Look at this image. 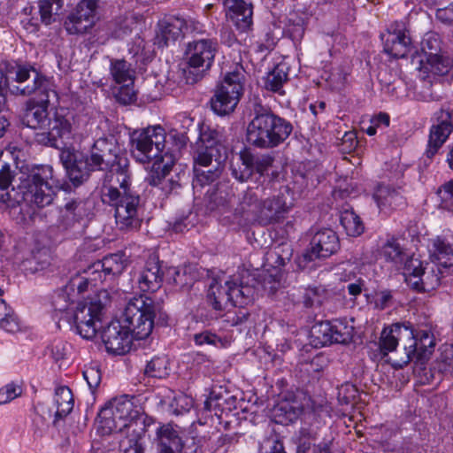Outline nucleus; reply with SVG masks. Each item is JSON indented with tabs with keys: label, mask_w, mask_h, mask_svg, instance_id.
Masks as SVG:
<instances>
[{
	"label": "nucleus",
	"mask_w": 453,
	"mask_h": 453,
	"mask_svg": "<svg viewBox=\"0 0 453 453\" xmlns=\"http://www.w3.org/2000/svg\"><path fill=\"white\" fill-rule=\"evenodd\" d=\"M87 215L86 203L82 201L72 200L61 209L58 226L65 231L79 230L83 226L82 221Z\"/></svg>",
	"instance_id": "nucleus-25"
},
{
	"label": "nucleus",
	"mask_w": 453,
	"mask_h": 453,
	"mask_svg": "<svg viewBox=\"0 0 453 453\" xmlns=\"http://www.w3.org/2000/svg\"><path fill=\"white\" fill-rule=\"evenodd\" d=\"M293 132L292 123L262 105L254 108V116L249 122L247 142L262 150L274 149L288 139Z\"/></svg>",
	"instance_id": "nucleus-4"
},
{
	"label": "nucleus",
	"mask_w": 453,
	"mask_h": 453,
	"mask_svg": "<svg viewBox=\"0 0 453 453\" xmlns=\"http://www.w3.org/2000/svg\"><path fill=\"white\" fill-rule=\"evenodd\" d=\"M260 202L257 194L251 189L247 188L239 198V202L234 208L233 214V223L239 226H246L250 224H258V208Z\"/></svg>",
	"instance_id": "nucleus-24"
},
{
	"label": "nucleus",
	"mask_w": 453,
	"mask_h": 453,
	"mask_svg": "<svg viewBox=\"0 0 453 453\" xmlns=\"http://www.w3.org/2000/svg\"><path fill=\"white\" fill-rule=\"evenodd\" d=\"M89 286L90 282H88V280L86 277L84 272H82L81 273H76L75 275L72 276L68 284L65 286V290H62L60 293H65V296L69 298L67 295L68 289L72 291L77 289L79 294H82L88 289Z\"/></svg>",
	"instance_id": "nucleus-51"
},
{
	"label": "nucleus",
	"mask_w": 453,
	"mask_h": 453,
	"mask_svg": "<svg viewBox=\"0 0 453 453\" xmlns=\"http://www.w3.org/2000/svg\"><path fill=\"white\" fill-rule=\"evenodd\" d=\"M12 177L9 165H3L0 170V202L10 208V214L20 222L32 218L36 208L50 205L56 189L64 188L50 165L35 168L19 190L9 189Z\"/></svg>",
	"instance_id": "nucleus-2"
},
{
	"label": "nucleus",
	"mask_w": 453,
	"mask_h": 453,
	"mask_svg": "<svg viewBox=\"0 0 453 453\" xmlns=\"http://www.w3.org/2000/svg\"><path fill=\"white\" fill-rule=\"evenodd\" d=\"M166 317L161 302L154 300L150 296L141 295L127 303L123 313V323L134 339L143 340L150 335L155 319L165 322Z\"/></svg>",
	"instance_id": "nucleus-7"
},
{
	"label": "nucleus",
	"mask_w": 453,
	"mask_h": 453,
	"mask_svg": "<svg viewBox=\"0 0 453 453\" xmlns=\"http://www.w3.org/2000/svg\"><path fill=\"white\" fill-rule=\"evenodd\" d=\"M111 75L118 84L134 83V71L131 65L124 59H112L110 66Z\"/></svg>",
	"instance_id": "nucleus-43"
},
{
	"label": "nucleus",
	"mask_w": 453,
	"mask_h": 453,
	"mask_svg": "<svg viewBox=\"0 0 453 453\" xmlns=\"http://www.w3.org/2000/svg\"><path fill=\"white\" fill-rule=\"evenodd\" d=\"M165 130L159 125L134 130L130 135L131 153L142 164L152 163L146 178L150 186L157 187L165 195L180 187L178 180L167 179L175 159L165 148Z\"/></svg>",
	"instance_id": "nucleus-3"
},
{
	"label": "nucleus",
	"mask_w": 453,
	"mask_h": 453,
	"mask_svg": "<svg viewBox=\"0 0 453 453\" xmlns=\"http://www.w3.org/2000/svg\"><path fill=\"white\" fill-rule=\"evenodd\" d=\"M219 50V43L216 39L201 38L189 42L186 48V58L189 67L209 70Z\"/></svg>",
	"instance_id": "nucleus-18"
},
{
	"label": "nucleus",
	"mask_w": 453,
	"mask_h": 453,
	"mask_svg": "<svg viewBox=\"0 0 453 453\" xmlns=\"http://www.w3.org/2000/svg\"><path fill=\"white\" fill-rule=\"evenodd\" d=\"M72 125L63 111H56L48 119L46 128L35 134L37 142L51 147H58L59 139H70Z\"/></svg>",
	"instance_id": "nucleus-20"
},
{
	"label": "nucleus",
	"mask_w": 453,
	"mask_h": 453,
	"mask_svg": "<svg viewBox=\"0 0 453 453\" xmlns=\"http://www.w3.org/2000/svg\"><path fill=\"white\" fill-rule=\"evenodd\" d=\"M249 317L250 312L247 309L240 307L238 310L227 311L225 314L224 321L231 326H242L246 323Z\"/></svg>",
	"instance_id": "nucleus-52"
},
{
	"label": "nucleus",
	"mask_w": 453,
	"mask_h": 453,
	"mask_svg": "<svg viewBox=\"0 0 453 453\" xmlns=\"http://www.w3.org/2000/svg\"><path fill=\"white\" fill-rule=\"evenodd\" d=\"M380 255L387 262L394 264L399 269H403L404 275L407 273L408 264L411 260L418 259L407 254L405 250L395 238L386 241L380 248Z\"/></svg>",
	"instance_id": "nucleus-29"
},
{
	"label": "nucleus",
	"mask_w": 453,
	"mask_h": 453,
	"mask_svg": "<svg viewBox=\"0 0 453 453\" xmlns=\"http://www.w3.org/2000/svg\"><path fill=\"white\" fill-rule=\"evenodd\" d=\"M100 0H81L69 12L64 22L68 35H83L88 34L98 19Z\"/></svg>",
	"instance_id": "nucleus-12"
},
{
	"label": "nucleus",
	"mask_w": 453,
	"mask_h": 453,
	"mask_svg": "<svg viewBox=\"0 0 453 453\" xmlns=\"http://www.w3.org/2000/svg\"><path fill=\"white\" fill-rule=\"evenodd\" d=\"M83 272L88 278V282H90L91 287H96L98 282H103L107 279L104 278V272H103V268H96V262Z\"/></svg>",
	"instance_id": "nucleus-58"
},
{
	"label": "nucleus",
	"mask_w": 453,
	"mask_h": 453,
	"mask_svg": "<svg viewBox=\"0 0 453 453\" xmlns=\"http://www.w3.org/2000/svg\"><path fill=\"white\" fill-rule=\"evenodd\" d=\"M226 18L240 32H248L253 26V4L246 0H223Z\"/></svg>",
	"instance_id": "nucleus-23"
},
{
	"label": "nucleus",
	"mask_w": 453,
	"mask_h": 453,
	"mask_svg": "<svg viewBox=\"0 0 453 453\" xmlns=\"http://www.w3.org/2000/svg\"><path fill=\"white\" fill-rule=\"evenodd\" d=\"M145 373L153 378H165L169 374V362L165 356L155 357L147 363Z\"/></svg>",
	"instance_id": "nucleus-48"
},
{
	"label": "nucleus",
	"mask_w": 453,
	"mask_h": 453,
	"mask_svg": "<svg viewBox=\"0 0 453 453\" xmlns=\"http://www.w3.org/2000/svg\"><path fill=\"white\" fill-rule=\"evenodd\" d=\"M340 222L346 234L349 236L356 237L364 233V223L352 209H347L341 212Z\"/></svg>",
	"instance_id": "nucleus-40"
},
{
	"label": "nucleus",
	"mask_w": 453,
	"mask_h": 453,
	"mask_svg": "<svg viewBox=\"0 0 453 453\" xmlns=\"http://www.w3.org/2000/svg\"><path fill=\"white\" fill-rule=\"evenodd\" d=\"M61 161L74 186L85 181L90 172H106L101 187V200L114 208L116 224L121 230L140 227L138 215L140 196L131 187L129 161L117 153L116 145L107 138H99L91 148L90 155L65 151Z\"/></svg>",
	"instance_id": "nucleus-1"
},
{
	"label": "nucleus",
	"mask_w": 453,
	"mask_h": 453,
	"mask_svg": "<svg viewBox=\"0 0 453 453\" xmlns=\"http://www.w3.org/2000/svg\"><path fill=\"white\" fill-rule=\"evenodd\" d=\"M163 272L157 256H150L137 279L138 288L142 292H155L162 286Z\"/></svg>",
	"instance_id": "nucleus-26"
},
{
	"label": "nucleus",
	"mask_w": 453,
	"mask_h": 453,
	"mask_svg": "<svg viewBox=\"0 0 453 453\" xmlns=\"http://www.w3.org/2000/svg\"><path fill=\"white\" fill-rule=\"evenodd\" d=\"M98 417L104 433H121L144 423L140 407L127 395L112 399L100 411Z\"/></svg>",
	"instance_id": "nucleus-8"
},
{
	"label": "nucleus",
	"mask_w": 453,
	"mask_h": 453,
	"mask_svg": "<svg viewBox=\"0 0 453 453\" xmlns=\"http://www.w3.org/2000/svg\"><path fill=\"white\" fill-rule=\"evenodd\" d=\"M48 350L55 361H59L65 358L69 350V346L65 342L62 340H55L48 347Z\"/></svg>",
	"instance_id": "nucleus-56"
},
{
	"label": "nucleus",
	"mask_w": 453,
	"mask_h": 453,
	"mask_svg": "<svg viewBox=\"0 0 453 453\" xmlns=\"http://www.w3.org/2000/svg\"><path fill=\"white\" fill-rule=\"evenodd\" d=\"M384 51L394 58H403L413 49L409 26L404 21H394L381 34Z\"/></svg>",
	"instance_id": "nucleus-16"
},
{
	"label": "nucleus",
	"mask_w": 453,
	"mask_h": 453,
	"mask_svg": "<svg viewBox=\"0 0 453 453\" xmlns=\"http://www.w3.org/2000/svg\"><path fill=\"white\" fill-rule=\"evenodd\" d=\"M441 39L438 34L434 32L426 33L421 41V51L424 57L419 60L418 71L422 79L429 78V74L441 75L448 71L447 65L441 55Z\"/></svg>",
	"instance_id": "nucleus-15"
},
{
	"label": "nucleus",
	"mask_w": 453,
	"mask_h": 453,
	"mask_svg": "<svg viewBox=\"0 0 453 453\" xmlns=\"http://www.w3.org/2000/svg\"><path fill=\"white\" fill-rule=\"evenodd\" d=\"M55 404L57 411L55 412V420L66 417L73 408V398L71 389L68 387L62 386L56 389Z\"/></svg>",
	"instance_id": "nucleus-38"
},
{
	"label": "nucleus",
	"mask_w": 453,
	"mask_h": 453,
	"mask_svg": "<svg viewBox=\"0 0 453 453\" xmlns=\"http://www.w3.org/2000/svg\"><path fill=\"white\" fill-rule=\"evenodd\" d=\"M65 0H38L40 20L45 26L58 20L63 12Z\"/></svg>",
	"instance_id": "nucleus-35"
},
{
	"label": "nucleus",
	"mask_w": 453,
	"mask_h": 453,
	"mask_svg": "<svg viewBox=\"0 0 453 453\" xmlns=\"http://www.w3.org/2000/svg\"><path fill=\"white\" fill-rule=\"evenodd\" d=\"M289 188H285L284 192L280 191L278 195L267 197L260 201L258 208V224L261 226L274 225L282 222L294 203L289 197Z\"/></svg>",
	"instance_id": "nucleus-17"
},
{
	"label": "nucleus",
	"mask_w": 453,
	"mask_h": 453,
	"mask_svg": "<svg viewBox=\"0 0 453 453\" xmlns=\"http://www.w3.org/2000/svg\"><path fill=\"white\" fill-rule=\"evenodd\" d=\"M437 195L445 206L451 205L453 203V179L443 184L438 189Z\"/></svg>",
	"instance_id": "nucleus-59"
},
{
	"label": "nucleus",
	"mask_w": 453,
	"mask_h": 453,
	"mask_svg": "<svg viewBox=\"0 0 453 453\" xmlns=\"http://www.w3.org/2000/svg\"><path fill=\"white\" fill-rule=\"evenodd\" d=\"M168 281L177 287L183 288L187 285H189V282L185 279L186 274L175 268L171 267L167 271Z\"/></svg>",
	"instance_id": "nucleus-60"
},
{
	"label": "nucleus",
	"mask_w": 453,
	"mask_h": 453,
	"mask_svg": "<svg viewBox=\"0 0 453 453\" xmlns=\"http://www.w3.org/2000/svg\"><path fill=\"white\" fill-rule=\"evenodd\" d=\"M39 71L29 64H0V112L6 109V89L12 86L27 85Z\"/></svg>",
	"instance_id": "nucleus-14"
},
{
	"label": "nucleus",
	"mask_w": 453,
	"mask_h": 453,
	"mask_svg": "<svg viewBox=\"0 0 453 453\" xmlns=\"http://www.w3.org/2000/svg\"><path fill=\"white\" fill-rule=\"evenodd\" d=\"M405 281L418 292H431L441 284L443 272L437 265H426L425 267L419 259L411 260L407 265Z\"/></svg>",
	"instance_id": "nucleus-13"
},
{
	"label": "nucleus",
	"mask_w": 453,
	"mask_h": 453,
	"mask_svg": "<svg viewBox=\"0 0 453 453\" xmlns=\"http://www.w3.org/2000/svg\"><path fill=\"white\" fill-rule=\"evenodd\" d=\"M340 248L337 234L331 228L318 230L312 236L309 250L303 254L305 261L317 258H326L334 254Z\"/></svg>",
	"instance_id": "nucleus-21"
},
{
	"label": "nucleus",
	"mask_w": 453,
	"mask_h": 453,
	"mask_svg": "<svg viewBox=\"0 0 453 453\" xmlns=\"http://www.w3.org/2000/svg\"><path fill=\"white\" fill-rule=\"evenodd\" d=\"M403 327L405 326L394 324L389 328L383 329L380 339V350L383 357L395 349L398 340L404 336Z\"/></svg>",
	"instance_id": "nucleus-36"
},
{
	"label": "nucleus",
	"mask_w": 453,
	"mask_h": 453,
	"mask_svg": "<svg viewBox=\"0 0 453 453\" xmlns=\"http://www.w3.org/2000/svg\"><path fill=\"white\" fill-rule=\"evenodd\" d=\"M316 441V433L312 428L302 427L297 437L296 453H310L312 450L313 442Z\"/></svg>",
	"instance_id": "nucleus-50"
},
{
	"label": "nucleus",
	"mask_w": 453,
	"mask_h": 453,
	"mask_svg": "<svg viewBox=\"0 0 453 453\" xmlns=\"http://www.w3.org/2000/svg\"><path fill=\"white\" fill-rule=\"evenodd\" d=\"M184 18L179 16H165L157 23L156 43L165 47L169 42L177 41L184 34Z\"/></svg>",
	"instance_id": "nucleus-27"
},
{
	"label": "nucleus",
	"mask_w": 453,
	"mask_h": 453,
	"mask_svg": "<svg viewBox=\"0 0 453 453\" xmlns=\"http://www.w3.org/2000/svg\"><path fill=\"white\" fill-rule=\"evenodd\" d=\"M301 408L297 403H290L288 401H281L273 409L275 422L280 424L292 422L298 417Z\"/></svg>",
	"instance_id": "nucleus-41"
},
{
	"label": "nucleus",
	"mask_w": 453,
	"mask_h": 453,
	"mask_svg": "<svg viewBox=\"0 0 453 453\" xmlns=\"http://www.w3.org/2000/svg\"><path fill=\"white\" fill-rule=\"evenodd\" d=\"M115 97L119 103L124 105L130 104L135 101L136 94L134 90L133 83H122V86L119 88Z\"/></svg>",
	"instance_id": "nucleus-55"
},
{
	"label": "nucleus",
	"mask_w": 453,
	"mask_h": 453,
	"mask_svg": "<svg viewBox=\"0 0 453 453\" xmlns=\"http://www.w3.org/2000/svg\"><path fill=\"white\" fill-rule=\"evenodd\" d=\"M83 377L89 388L94 391L101 382V371L97 366H88L83 371Z\"/></svg>",
	"instance_id": "nucleus-57"
},
{
	"label": "nucleus",
	"mask_w": 453,
	"mask_h": 453,
	"mask_svg": "<svg viewBox=\"0 0 453 453\" xmlns=\"http://www.w3.org/2000/svg\"><path fill=\"white\" fill-rule=\"evenodd\" d=\"M120 447L122 453H144L143 447L137 441H128L127 446H125V441H122Z\"/></svg>",
	"instance_id": "nucleus-63"
},
{
	"label": "nucleus",
	"mask_w": 453,
	"mask_h": 453,
	"mask_svg": "<svg viewBox=\"0 0 453 453\" xmlns=\"http://www.w3.org/2000/svg\"><path fill=\"white\" fill-rule=\"evenodd\" d=\"M134 24L135 21L132 17H119L109 22L106 27L111 37L124 39L132 33Z\"/></svg>",
	"instance_id": "nucleus-42"
},
{
	"label": "nucleus",
	"mask_w": 453,
	"mask_h": 453,
	"mask_svg": "<svg viewBox=\"0 0 453 453\" xmlns=\"http://www.w3.org/2000/svg\"><path fill=\"white\" fill-rule=\"evenodd\" d=\"M392 300V294L389 290H382L376 294L375 305L383 310L388 307Z\"/></svg>",
	"instance_id": "nucleus-62"
},
{
	"label": "nucleus",
	"mask_w": 453,
	"mask_h": 453,
	"mask_svg": "<svg viewBox=\"0 0 453 453\" xmlns=\"http://www.w3.org/2000/svg\"><path fill=\"white\" fill-rule=\"evenodd\" d=\"M0 327L8 333L19 331V321L14 311L7 305L4 299L0 298Z\"/></svg>",
	"instance_id": "nucleus-47"
},
{
	"label": "nucleus",
	"mask_w": 453,
	"mask_h": 453,
	"mask_svg": "<svg viewBox=\"0 0 453 453\" xmlns=\"http://www.w3.org/2000/svg\"><path fill=\"white\" fill-rule=\"evenodd\" d=\"M199 140L204 148H218L222 142H226L224 128H212L209 126L201 127Z\"/></svg>",
	"instance_id": "nucleus-46"
},
{
	"label": "nucleus",
	"mask_w": 453,
	"mask_h": 453,
	"mask_svg": "<svg viewBox=\"0 0 453 453\" xmlns=\"http://www.w3.org/2000/svg\"><path fill=\"white\" fill-rule=\"evenodd\" d=\"M229 287H231L230 300L234 306L243 307L252 302L255 292L253 287L238 283L234 279L229 280Z\"/></svg>",
	"instance_id": "nucleus-39"
},
{
	"label": "nucleus",
	"mask_w": 453,
	"mask_h": 453,
	"mask_svg": "<svg viewBox=\"0 0 453 453\" xmlns=\"http://www.w3.org/2000/svg\"><path fill=\"white\" fill-rule=\"evenodd\" d=\"M436 18L446 25H453V4L447 7L438 9Z\"/></svg>",
	"instance_id": "nucleus-61"
},
{
	"label": "nucleus",
	"mask_w": 453,
	"mask_h": 453,
	"mask_svg": "<svg viewBox=\"0 0 453 453\" xmlns=\"http://www.w3.org/2000/svg\"><path fill=\"white\" fill-rule=\"evenodd\" d=\"M230 291L229 280L222 285L213 279L209 286L207 301L215 311H223L227 303H231Z\"/></svg>",
	"instance_id": "nucleus-32"
},
{
	"label": "nucleus",
	"mask_w": 453,
	"mask_h": 453,
	"mask_svg": "<svg viewBox=\"0 0 453 453\" xmlns=\"http://www.w3.org/2000/svg\"><path fill=\"white\" fill-rule=\"evenodd\" d=\"M219 152L218 148H199L193 157V171L196 172V168H210L214 165L215 158L222 159V156L216 155ZM226 157H223L225 160Z\"/></svg>",
	"instance_id": "nucleus-45"
},
{
	"label": "nucleus",
	"mask_w": 453,
	"mask_h": 453,
	"mask_svg": "<svg viewBox=\"0 0 453 453\" xmlns=\"http://www.w3.org/2000/svg\"><path fill=\"white\" fill-rule=\"evenodd\" d=\"M373 199L380 211L386 214L404 204V197L399 189L383 184L377 187Z\"/></svg>",
	"instance_id": "nucleus-30"
},
{
	"label": "nucleus",
	"mask_w": 453,
	"mask_h": 453,
	"mask_svg": "<svg viewBox=\"0 0 453 453\" xmlns=\"http://www.w3.org/2000/svg\"><path fill=\"white\" fill-rule=\"evenodd\" d=\"M102 341L107 352L124 355L131 349L134 336L130 330L119 321H111L101 333Z\"/></svg>",
	"instance_id": "nucleus-22"
},
{
	"label": "nucleus",
	"mask_w": 453,
	"mask_h": 453,
	"mask_svg": "<svg viewBox=\"0 0 453 453\" xmlns=\"http://www.w3.org/2000/svg\"><path fill=\"white\" fill-rule=\"evenodd\" d=\"M354 327L343 320H325L315 323L310 333V342L315 348L333 343L345 344L351 341Z\"/></svg>",
	"instance_id": "nucleus-10"
},
{
	"label": "nucleus",
	"mask_w": 453,
	"mask_h": 453,
	"mask_svg": "<svg viewBox=\"0 0 453 453\" xmlns=\"http://www.w3.org/2000/svg\"><path fill=\"white\" fill-rule=\"evenodd\" d=\"M22 394V388L19 385L13 382L5 385L0 388V404H5L19 397Z\"/></svg>",
	"instance_id": "nucleus-54"
},
{
	"label": "nucleus",
	"mask_w": 453,
	"mask_h": 453,
	"mask_svg": "<svg viewBox=\"0 0 453 453\" xmlns=\"http://www.w3.org/2000/svg\"><path fill=\"white\" fill-rule=\"evenodd\" d=\"M247 159H250V151H241L239 155L240 161L235 164L233 163L230 167L231 175L240 182L247 181L253 175L251 164L250 161L248 163Z\"/></svg>",
	"instance_id": "nucleus-44"
},
{
	"label": "nucleus",
	"mask_w": 453,
	"mask_h": 453,
	"mask_svg": "<svg viewBox=\"0 0 453 453\" xmlns=\"http://www.w3.org/2000/svg\"><path fill=\"white\" fill-rule=\"evenodd\" d=\"M127 265V260L123 253H115L104 257L96 262V268H103L104 278H114L120 275Z\"/></svg>",
	"instance_id": "nucleus-34"
},
{
	"label": "nucleus",
	"mask_w": 453,
	"mask_h": 453,
	"mask_svg": "<svg viewBox=\"0 0 453 453\" xmlns=\"http://www.w3.org/2000/svg\"><path fill=\"white\" fill-rule=\"evenodd\" d=\"M156 445L157 453H181L184 443L177 429L165 424L157 429Z\"/></svg>",
	"instance_id": "nucleus-28"
},
{
	"label": "nucleus",
	"mask_w": 453,
	"mask_h": 453,
	"mask_svg": "<svg viewBox=\"0 0 453 453\" xmlns=\"http://www.w3.org/2000/svg\"><path fill=\"white\" fill-rule=\"evenodd\" d=\"M55 312L60 314V319H65L73 325L76 333L84 339H92L101 326L103 304L99 301L89 303H74L65 296L58 293L52 302Z\"/></svg>",
	"instance_id": "nucleus-6"
},
{
	"label": "nucleus",
	"mask_w": 453,
	"mask_h": 453,
	"mask_svg": "<svg viewBox=\"0 0 453 453\" xmlns=\"http://www.w3.org/2000/svg\"><path fill=\"white\" fill-rule=\"evenodd\" d=\"M404 336L409 338L408 344H405L404 357H402L395 365L403 367L411 361L424 364L433 353L435 347L434 334L429 329H420L415 333L405 326L403 327Z\"/></svg>",
	"instance_id": "nucleus-11"
},
{
	"label": "nucleus",
	"mask_w": 453,
	"mask_h": 453,
	"mask_svg": "<svg viewBox=\"0 0 453 453\" xmlns=\"http://www.w3.org/2000/svg\"><path fill=\"white\" fill-rule=\"evenodd\" d=\"M224 159L215 158L214 165L212 167H210L207 170L196 169L194 172V179H193V188H196L198 187L203 188L205 185H209L211 182L215 181L221 174L223 170V163Z\"/></svg>",
	"instance_id": "nucleus-37"
},
{
	"label": "nucleus",
	"mask_w": 453,
	"mask_h": 453,
	"mask_svg": "<svg viewBox=\"0 0 453 453\" xmlns=\"http://www.w3.org/2000/svg\"><path fill=\"white\" fill-rule=\"evenodd\" d=\"M288 66L286 63L277 64L266 76L264 77V88L269 91L284 94L283 85L288 81Z\"/></svg>",
	"instance_id": "nucleus-33"
},
{
	"label": "nucleus",
	"mask_w": 453,
	"mask_h": 453,
	"mask_svg": "<svg viewBox=\"0 0 453 453\" xmlns=\"http://www.w3.org/2000/svg\"><path fill=\"white\" fill-rule=\"evenodd\" d=\"M194 342L198 346L211 345V346H223L222 339L216 334L205 330L194 335Z\"/></svg>",
	"instance_id": "nucleus-53"
},
{
	"label": "nucleus",
	"mask_w": 453,
	"mask_h": 453,
	"mask_svg": "<svg viewBox=\"0 0 453 453\" xmlns=\"http://www.w3.org/2000/svg\"><path fill=\"white\" fill-rule=\"evenodd\" d=\"M247 161L251 164L252 173L263 177L273 166L274 157L270 154L255 155L250 151V159Z\"/></svg>",
	"instance_id": "nucleus-49"
},
{
	"label": "nucleus",
	"mask_w": 453,
	"mask_h": 453,
	"mask_svg": "<svg viewBox=\"0 0 453 453\" xmlns=\"http://www.w3.org/2000/svg\"><path fill=\"white\" fill-rule=\"evenodd\" d=\"M10 92L14 96L35 95L27 103L22 122L30 128L43 131L50 117L48 112L50 99L58 97L53 82L39 72L35 73L34 79L27 85L10 87Z\"/></svg>",
	"instance_id": "nucleus-5"
},
{
	"label": "nucleus",
	"mask_w": 453,
	"mask_h": 453,
	"mask_svg": "<svg viewBox=\"0 0 453 453\" xmlns=\"http://www.w3.org/2000/svg\"><path fill=\"white\" fill-rule=\"evenodd\" d=\"M431 257L440 267L446 269L453 266V234L434 239Z\"/></svg>",
	"instance_id": "nucleus-31"
},
{
	"label": "nucleus",
	"mask_w": 453,
	"mask_h": 453,
	"mask_svg": "<svg viewBox=\"0 0 453 453\" xmlns=\"http://www.w3.org/2000/svg\"><path fill=\"white\" fill-rule=\"evenodd\" d=\"M244 73L242 66L236 65L216 88L211 98V107L216 114L226 116L234 112L243 93Z\"/></svg>",
	"instance_id": "nucleus-9"
},
{
	"label": "nucleus",
	"mask_w": 453,
	"mask_h": 453,
	"mask_svg": "<svg viewBox=\"0 0 453 453\" xmlns=\"http://www.w3.org/2000/svg\"><path fill=\"white\" fill-rule=\"evenodd\" d=\"M436 122L429 132L427 148L425 155L432 158L441 148L453 131V109H441L435 113Z\"/></svg>",
	"instance_id": "nucleus-19"
},
{
	"label": "nucleus",
	"mask_w": 453,
	"mask_h": 453,
	"mask_svg": "<svg viewBox=\"0 0 453 453\" xmlns=\"http://www.w3.org/2000/svg\"><path fill=\"white\" fill-rule=\"evenodd\" d=\"M364 285L365 281L362 279H358L355 282L349 283L346 288L350 296H357L361 294Z\"/></svg>",
	"instance_id": "nucleus-64"
}]
</instances>
